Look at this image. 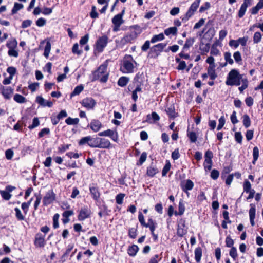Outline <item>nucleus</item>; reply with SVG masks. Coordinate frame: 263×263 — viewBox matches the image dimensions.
Instances as JSON below:
<instances>
[{
  "instance_id": "1",
  "label": "nucleus",
  "mask_w": 263,
  "mask_h": 263,
  "mask_svg": "<svg viewBox=\"0 0 263 263\" xmlns=\"http://www.w3.org/2000/svg\"><path fill=\"white\" fill-rule=\"evenodd\" d=\"M244 79L243 75L240 74L238 70L233 69L228 73L226 84L228 86H239Z\"/></svg>"
},
{
  "instance_id": "2",
  "label": "nucleus",
  "mask_w": 263,
  "mask_h": 263,
  "mask_svg": "<svg viewBox=\"0 0 263 263\" xmlns=\"http://www.w3.org/2000/svg\"><path fill=\"white\" fill-rule=\"evenodd\" d=\"M107 65L102 64L93 73V80L100 79L101 82H106L108 78V74L106 71Z\"/></svg>"
},
{
  "instance_id": "3",
  "label": "nucleus",
  "mask_w": 263,
  "mask_h": 263,
  "mask_svg": "<svg viewBox=\"0 0 263 263\" xmlns=\"http://www.w3.org/2000/svg\"><path fill=\"white\" fill-rule=\"evenodd\" d=\"M130 60H133L132 56L127 55L126 57V59L124 60L123 66L121 67V70L123 73H128L134 72V66Z\"/></svg>"
},
{
  "instance_id": "4",
  "label": "nucleus",
  "mask_w": 263,
  "mask_h": 263,
  "mask_svg": "<svg viewBox=\"0 0 263 263\" xmlns=\"http://www.w3.org/2000/svg\"><path fill=\"white\" fill-rule=\"evenodd\" d=\"M108 43V37L106 35H103L99 37L96 43V47L95 53H96L101 52L104 48L106 47Z\"/></svg>"
},
{
  "instance_id": "5",
  "label": "nucleus",
  "mask_w": 263,
  "mask_h": 263,
  "mask_svg": "<svg viewBox=\"0 0 263 263\" xmlns=\"http://www.w3.org/2000/svg\"><path fill=\"white\" fill-rule=\"evenodd\" d=\"M200 2V0H196L192 3L185 16L182 18V21H186L188 20L194 14L199 6Z\"/></svg>"
},
{
  "instance_id": "6",
  "label": "nucleus",
  "mask_w": 263,
  "mask_h": 263,
  "mask_svg": "<svg viewBox=\"0 0 263 263\" xmlns=\"http://www.w3.org/2000/svg\"><path fill=\"white\" fill-rule=\"evenodd\" d=\"M55 199V194L52 190L48 191L44 196L43 203L44 205L47 206L52 203Z\"/></svg>"
},
{
  "instance_id": "7",
  "label": "nucleus",
  "mask_w": 263,
  "mask_h": 263,
  "mask_svg": "<svg viewBox=\"0 0 263 263\" xmlns=\"http://www.w3.org/2000/svg\"><path fill=\"white\" fill-rule=\"evenodd\" d=\"M7 46L9 48L8 54L10 56L16 57V41L15 39L9 41L7 44Z\"/></svg>"
},
{
  "instance_id": "8",
  "label": "nucleus",
  "mask_w": 263,
  "mask_h": 263,
  "mask_svg": "<svg viewBox=\"0 0 263 263\" xmlns=\"http://www.w3.org/2000/svg\"><path fill=\"white\" fill-rule=\"evenodd\" d=\"M82 105L88 109H93L96 104L95 100L92 98H86L81 102Z\"/></svg>"
},
{
  "instance_id": "9",
  "label": "nucleus",
  "mask_w": 263,
  "mask_h": 263,
  "mask_svg": "<svg viewBox=\"0 0 263 263\" xmlns=\"http://www.w3.org/2000/svg\"><path fill=\"white\" fill-rule=\"evenodd\" d=\"M91 214L90 210L87 207H84L80 210L78 218L80 220H84L89 217Z\"/></svg>"
},
{
  "instance_id": "10",
  "label": "nucleus",
  "mask_w": 263,
  "mask_h": 263,
  "mask_svg": "<svg viewBox=\"0 0 263 263\" xmlns=\"http://www.w3.org/2000/svg\"><path fill=\"white\" fill-rule=\"evenodd\" d=\"M137 34L136 31H133L129 33H127L125 36H124L122 39L121 42L123 44L130 43L137 37Z\"/></svg>"
},
{
  "instance_id": "11",
  "label": "nucleus",
  "mask_w": 263,
  "mask_h": 263,
  "mask_svg": "<svg viewBox=\"0 0 263 263\" xmlns=\"http://www.w3.org/2000/svg\"><path fill=\"white\" fill-rule=\"evenodd\" d=\"M251 4V0H244L243 4L241 5L238 12V16L241 18L243 16L246 11L247 7Z\"/></svg>"
},
{
  "instance_id": "12",
  "label": "nucleus",
  "mask_w": 263,
  "mask_h": 263,
  "mask_svg": "<svg viewBox=\"0 0 263 263\" xmlns=\"http://www.w3.org/2000/svg\"><path fill=\"white\" fill-rule=\"evenodd\" d=\"M124 10H122V12L115 15L112 19V22L114 24L121 25L124 23V20L122 16L124 14Z\"/></svg>"
},
{
  "instance_id": "13",
  "label": "nucleus",
  "mask_w": 263,
  "mask_h": 263,
  "mask_svg": "<svg viewBox=\"0 0 263 263\" xmlns=\"http://www.w3.org/2000/svg\"><path fill=\"white\" fill-rule=\"evenodd\" d=\"M45 236L41 234H37L35 236V245L36 247H42L45 245Z\"/></svg>"
},
{
  "instance_id": "14",
  "label": "nucleus",
  "mask_w": 263,
  "mask_h": 263,
  "mask_svg": "<svg viewBox=\"0 0 263 263\" xmlns=\"http://www.w3.org/2000/svg\"><path fill=\"white\" fill-rule=\"evenodd\" d=\"M99 145L100 148H108L110 147L111 143L107 139L99 138Z\"/></svg>"
},
{
  "instance_id": "15",
  "label": "nucleus",
  "mask_w": 263,
  "mask_h": 263,
  "mask_svg": "<svg viewBox=\"0 0 263 263\" xmlns=\"http://www.w3.org/2000/svg\"><path fill=\"white\" fill-rule=\"evenodd\" d=\"M36 101L41 105L43 106H48L51 107L53 103L49 101H46L41 96H37L36 98Z\"/></svg>"
},
{
  "instance_id": "16",
  "label": "nucleus",
  "mask_w": 263,
  "mask_h": 263,
  "mask_svg": "<svg viewBox=\"0 0 263 263\" xmlns=\"http://www.w3.org/2000/svg\"><path fill=\"white\" fill-rule=\"evenodd\" d=\"M193 187V182L190 179H187L186 181L185 184L182 186V190L187 194V196H189V193L188 192V191L192 190Z\"/></svg>"
},
{
  "instance_id": "17",
  "label": "nucleus",
  "mask_w": 263,
  "mask_h": 263,
  "mask_svg": "<svg viewBox=\"0 0 263 263\" xmlns=\"http://www.w3.org/2000/svg\"><path fill=\"white\" fill-rule=\"evenodd\" d=\"M186 229L185 228V223L184 222L180 223L178 224L177 234L179 237H182L186 233Z\"/></svg>"
},
{
  "instance_id": "18",
  "label": "nucleus",
  "mask_w": 263,
  "mask_h": 263,
  "mask_svg": "<svg viewBox=\"0 0 263 263\" xmlns=\"http://www.w3.org/2000/svg\"><path fill=\"white\" fill-rule=\"evenodd\" d=\"M101 126V122L98 120H93L90 123V127L95 132L99 131Z\"/></svg>"
},
{
  "instance_id": "19",
  "label": "nucleus",
  "mask_w": 263,
  "mask_h": 263,
  "mask_svg": "<svg viewBox=\"0 0 263 263\" xmlns=\"http://www.w3.org/2000/svg\"><path fill=\"white\" fill-rule=\"evenodd\" d=\"M215 65L209 66L208 68V74L211 80L215 79L217 76L215 73Z\"/></svg>"
},
{
  "instance_id": "20",
  "label": "nucleus",
  "mask_w": 263,
  "mask_h": 263,
  "mask_svg": "<svg viewBox=\"0 0 263 263\" xmlns=\"http://www.w3.org/2000/svg\"><path fill=\"white\" fill-rule=\"evenodd\" d=\"M89 190L93 198L95 200H97L100 197V193L98 190L93 186L90 187Z\"/></svg>"
},
{
  "instance_id": "21",
  "label": "nucleus",
  "mask_w": 263,
  "mask_h": 263,
  "mask_svg": "<svg viewBox=\"0 0 263 263\" xmlns=\"http://www.w3.org/2000/svg\"><path fill=\"white\" fill-rule=\"evenodd\" d=\"M2 93L5 98H10L13 93V89L10 87H6L3 88Z\"/></svg>"
},
{
  "instance_id": "22",
  "label": "nucleus",
  "mask_w": 263,
  "mask_h": 263,
  "mask_svg": "<svg viewBox=\"0 0 263 263\" xmlns=\"http://www.w3.org/2000/svg\"><path fill=\"white\" fill-rule=\"evenodd\" d=\"M138 250H139V248H138V246L134 245L128 248V250H127L128 254L130 256H134L137 254Z\"/></svg>"
},
{
  "instance_id": "23",
  "label": "nucleus",
  "mask_w": 263,
  "mask_h": 263,
  "mask_svg": "<svg viewBox=\"0 0 263 263\" xmlns=\"http://www.w3.org/2000/svg\"><path fill=\"white\" fill-rule=\"evenodd\" d=\"M88 145L91 147L99 148V138H92L90 137Z\"/></svg>"
},
{
  "instance_id": "24",
  "label": "nucleus",
  "mask_w": 263,
  "mask_h": 263,
  "mask_svg": "<svg viewBox=\"0 0 263 263\" xmlns=\"http://www.w3.org/2000/svg\"><path fill=\"white\" fill-rule=\"evenodd\" d=\"M158 172L157 168L150 166L147 167V175L150 177H153L155 174Z\"/></svg>"
},
{
  "instance_id": "25",
  "label": "nucleus",
  "mask_w": 263,
  "mask_h": 263,
  "mask_svg": "<svg viewBox=\"0 0 263 263\" xmlns=\"http://www.w3.org/2000/svg\"><path fill=\"white\" fill-rule=\"evenodd\" d=\"M202 256V250L200 247L197 248L195 250V258L197 262H200Z\"/></svg>"
},
{
  "instance_id": "26",
  "label": "nucleus",
  "mask_w": 263,
  "mask_h": 263,
  "mask_svg": "<svg viewBox=\"0 0 263 263\" xmlns=\"http://www.w3.org/2000/svg\"><path fill=\"white\" fill-rule=\"evenodd\" d=\"M224 58L226 62L224 65H226L227 63L231 65L234 63V61L231 58V54L229 52H226L224 53Z\"/></svg>"
},
{
  "instance_id": "27",
  "label": "nucleus",
  "mask_w": 263,
  "mask_h": 263,
  "mask_svg": "<svg viewBox=\"0 0 263 263\" xmlns=\"http://www.w3.org/2000/svg\"><path fill=\"white\" fill-rule=\"evenodd\" d=\"M83 89L84 87L82 85L77 86L70 94V97L72 98L74 96L79 95L83 91Z\"/></svg>"
},
{
  "instance_id": "28",
  "label": "nucleus",
  "mask_w": 263,
  "mask_h": 263,
  "mask_svg": "<svg viewBox=\"0 0 263 263\" xmlns=\"http://www.w3.org/2000/svg\"><path fill=\"white\" fill-rule=\"evenodd\" d=\"M129 80V78L126 77H122L119 79L118 84L120 86L124 87L126 85Z\"/></svg>"
},
{
  "instance_id": "29",
  "label": "nucleus",
  "mask_w": 263,
  "mask_h": 263,
  "mask_svg": "<svg viewBox=\"0 0 263 263\" xmlns=\"http://www.w3.org/2000/svg\"><path fill=\"white\" fill-rule=\"evenodd\" d=\"M51 45L49 41L47 42L44 52V55L48 58L51 50Z\"/></svg>"
},
{
  "instance_id": "30",
  "label": "nucleus",
  "mask_w": 263,
  "mask_h": 263,
  "mask_svg": "<svg viewBox=\"0 0 263 263\" xmlns=\"http://www.w3.org/2000/svg\"><path fill=\"white\" fill-rule=\"evenodd\" d=\"M177 32V29L176 27H170L165 30L164 33L166 35L170 34L176 35Z\"/></svg>"
},
{
  "instance_id": "31",
  "label": "nucleus",
  "mask_w": 263,
  "mask_h": 263,
  "mask_svg": "<svg viewBox=\"0 0 263 263\" xmlns=\"http://www.w3.org/2000/svg\"><path fill=\"white\" fill-rule=\"evenodd\" d=\"M79 122V119L77 118H72L71 117H68L65 120V122L68 125H76L78 124Z\"/></svg>"
},
{
  "instance_id": "32",
  "label": "nucleus",
  "mask_w": 263,
  "mask_h": 263,
  "mask_svg": "<svg viewBox=\"0 0 263 263\" xmlns=\"http://www.w3.org/2000/svg\"><path fill=\"white\" fill-rule=\"evenodd\" d=\"M194 42V39L193 38H189L187 39L185 42V44L183 46V50H185L188 49L190 47H191Z\"/></svg>"
},
{
  "instance_id": "33",
  "label": "nucleus",
  "mask_w": 263,
  "mask_h": 263,
  "mask_svg": "<svg viewBox=\"0 0 263 263\" xmlns=\"http://www.w3.org/2000/svg\"><path fill=\"white\" fill-rule=\"evenodd\" d=\"M243 124L246 128L249 127L251 125V121L248 115H245L243 117Z\"/></svg>"
},
{
  "instance_id": "34",
  "label": "nucleus",
  "mask_w": 263,
  "mask_h": 263,
  "mask_svg": "<svg viewBox=\"0 0 263 263\" xmlns=\"http://www.w3.org/2000/svg\"><path fill=\"white\" fill-rule=\"evenodd\" d=\"M72 52L73 54L80 55L82 53V50L79 49V45L78 43H76L73 45L72 48Z\"/></svg>"
},
{
  "instance_id": "35",
  "label": "nucleus",
  "mask_w": 263,
  "mask_h": 263,
  "mask_svg": "<svg viewBox=\"0 0 263 263\" xmlns=\"http://www.w3.org/2000/svg\"><path fill=\"white\" fill-rule=\"evenodd\" d=\"M164 38L163 33H160L158 35H154L151 39V42L154 43L159 41L163 40Z\"/></svg>"
},
{
  "instance_id": "36",
  "label": "nucleus",
  "mask_w": 263,
  "mask_h": 263,
  "mask_svg": "<svg viewBox=\"0 0 263 263\" xmlns=\"http://www.w3.org/2000/svg\"><path fill=\"white\" fill-rule=\"evenodd\" d=\"M253 161L252 163L255 164V162L258 159V158L259 157V149L257 147L255 146L253 148Z\"/></svg>"
},
{
  "instance_id": "37",
  "label": "nucleus",
  "mask_w": 263,
  "mask_h": 263,
  "mask_svg": "<svg viewBox=\"0 0 263 263\" xmlns=\"http://www.w3.org/2000/svg\"><path fill=\"white\" fill-rule=\"evenodd\" d=\"M233 58L235 62L237 63H240L242 61V57L241 53L239 51H237L234 53Z\"/></svg>"
},
{
  "instance_id": "38",
  "label": "nucleus",
  "mask_w": 263,
  "mask_h": 263,
  "mask_svg": "<svg viewBox=\"0 0 263 263\" xmlns=\"http://www.w3.org/2000/svg\"><path fill=\"white\" fill-rule=\"evenodd\" d=\"M187 136L191 142L194 143L197 141V135L194 132H187Z\"/></svg>"
},
{
  "instance_id": "39",
  "label": "nucleus",
  "mask_w": 263,
  "mask_h": 263,
  "mask_svg": "<svg viewBox=\"0 0 263 263\" xmlns=\"http://www.w3.org/2000/svg\"><path fill=\"white\" fill-rule=\"evenodd\" d=\"M251 189V185L248 180H245L243 183V191L246 193H249Z\"/></svg>"
},
{
  "instance_id": "40",
  "label": "nucleus",
  "mask_w": 263,
  "mask_h": 263,
  "mask_svg": "<svg viewBox=\"0 0 263 263\" xmlns=\"http://www.w3.org/2000/svg\"><path fill=\"white\" fill-rule=\"evenodd\" d=\"M141 91V88L137 86L132 92V99L136 102L138 99L137 92Z\"/></svg>"
},
{
  "instance_id": "41",
  "label": "nucleus",
  "mask_w": 263,
  "mask_h": 263,
  "mask_svg": "<svg viewBox=\"0 0 263 263\" xmlns=\"http://www.w3.org/2000/svg\"><path fill=\"white\" fill-rule=\"evenodd\" d=\"M242 85L241 86L239 87V90L240 92H242L243 91L246 89L248 86V81L246 78H245L244 80H242Z\"/></svg>"
},
{
  "instance_id": "42",
  "label": "nucleus",
  "mask_w": 263,
  "mask_h": 263,
  "mask_svg": "<svg viewBox=\"0 0 263 263\" xmlns=\"http://www.w3.org/2000/svg\"><path fill=\"white\" fill-rule=\"evenodd\" d=\"M114 134V131L111 130V129H107L106 130H105V131H103V132H100L99 134H98V135L99 136H108V137H110V136H112Z\"/></svg>"
},
{
  "instance_id": "43",
  "label": "nucleus",
  "mask_w": 263,
  "mask_h": 263,
  "mask_svg": "<svg viewBox=\"0 0 263 263\" xmlns=\"http://www.w3.org/2000/svg\"><path fill=\"white\" fill-rule=\"evenodd\" d=\"M0 194L3 198L6 200H8L11 196L10 194L6 190L1 191Z\"/></svg>"
},
{
  "instance_id": "44",
  "label": "nucleus",
  "mask_w": 263,
  "mask_h": 263,
  "mask_svg": "<svg viewBox=\"0 0 263 263\" xmlns=\"http://www.w3.org/2000/svg\"><path fill=\"white\" fill-rule=\"evenodd\" d=\"M229 254L234 260H236L238 256L236 248L232 247L230 251Z\"/></svg>"
},
{
  "instance_id": "45",
  "label": "nucleus",
  "mask_w": 263,
  "mask_h": 263,
  "mask_svg": "<svg viewBox=\"0 0 263 263\" xmlns=\"http://www.w3.org/2000/svg\"><path fill=\"white\" fill-rule=\"evenodd\" d=\"M166 111L170 117L174 118L176 117L174 107H170L167 108L166 109Z\"/></svg>"
},
{
  "instance_id": "46",
  "label": "nucleus",
  "mask_w": 263,
  "mask_h": 263,
  "mask_svg": "<svg viewBox=\"0 0 263 263\" xmlns=\"http://www.w3.org/2000/svg\"><path fill=\"white\" fill-rule=\"evenodd\" d=\"M261 39V34L259 32H256L254 33L253 36V42L254 43H259Z\"/></svg>"
},
{
  "instance_id": "47",
  "label": "nucleus",
  "mask_w": 263,
  "mask_h": 263,
  "mask_svg": "<svg viewBox=\"0 0 263 263\" xmlns=\"http://www.w3.org/2000/svg\"><path fill=\"white\" fill-rule=\"evenodd\" d=\"M146 158L147 153L146 152L142 153L139 158V160L137 164L139 165H142L146 161Z\"/></svg>"
},
{
  "instance_id": "48",
  "label": "nucleus",
  "mask_w": 263,
  "mask_h": 263,
  "mask_svg": "<svg viewBox=\"0 0 263 263\" xmlns=\"http://www.w3.org/2000/svg\"><path fill=\"white\" fill-rule=\"evenodd\" d=\"M128 235L130 238H135L137 236V228H132L129 229Z\"/></svg>"
},
{
  "instance_id": "49",
  "label": "nucleus",
  "mask_w": 263,
  "mask_h": 263,
  "mask_svg": "<svg viewBox=\"0 0 263 263\" xmlns=\"http://www.w3.org/2000/svg\"><path fill=\"white\" fill-rule=\"evenodd\" d=\"M212 161L205 160L204 162V167L205 171H210L212 168Z\"/></svg>"
},
{
  "instance_id": "50",
  "label": "nucleus",
  "mask_w": 263,
  "mask_h": 263,
  "mask_svg": "<svg viewBox=\"0 0 263 263\" xmlns=\"http://www.w3.org/2000/svg\"><path fill=\"white\" fill-rule=\"evenodd\" d=\"M210 49V44L209 43H206L204 44L201 43L200 45V49L202 51L208 52Z\"/></svg>"
},
{
  "instance_id": "51",
  "label": "nucleus",
  "mask_w": 263,
  "mask_h": 263,
  "mask_svg": "<svg viewBox=\"0 0 263 263\" xmlns=\"http://www.w3.org/2000/svg\"><path fill=\"white\" fill-rule=\"evenodd\" d=\"M125 197L124 194L120 193L118 194L116 197V202L118 204H121L123 203V200L124 197Z\"/></svg>"
},
{
  "instance_id": "52",
  "label": "nucleus",
  "mask_w": 263,
  "mask_h": 263,
  "mask_svg": "<svg viewBox=\"0 0 263 263\" xmlns=\"http://www.w3.org/2000/svg\"><path fill=\"white\" fill-rule=\"evenodd\" d=\"M234 242L233 240L230 237V236H228L226 237V244L227 247L232 248V247H233V246L234 245Z\"/></svg>"
},
{
  "instance_id": "53",
  "label": "nucleus",
  "mask_w": 263,
  "mask_h": 263,
  "mask_svg": "<svg viewBox=\"0 0 263 263\" xmlns=\"http://www.w3.org/2000/svg\"><path fill=\"white\" fill-rule=\"evenodd\" d=\"M219 123L217 126V130H220L223 126H224L225 124V119L223 116H221L219 120H218Z\"/></svg>"
},
{
  "instance_id": "54",
  "label": "nucleus",
  "mask_w": 263,
  "mask_h": 263,
  "mask_svg": "<svg viewBox=\"0 0 263 263\" xmlns=\"http://www.w3.org/2000/svg\"><path fill=\"white\" fill-rule=\"evenodd\" d=\"M59 218V215L58 214H55L53 216V228L54 229H56V228H58V227H59V222H58Z\"/></svg>"
},
{
  "instance_id": "55",
  "label": "nucleus",
  "mask_w": 263,
  "mask_h": 263,
  "mask_svg": "<svg viewBox=\"0 0 263 263\" xmlns=\"http://www.w3.org/2000/svg\"><path fill=\"white\" fill-rule=\"evenodd\" d=\"M185 211V207L182 201H180L178 206V214L182 215Z\"/></svg>"
},
{
  "instance_id": "56",
  "label": "nucleus",
  "mask_w": 263,
  "mask_h": 263,
  "mask_svg": "<svg viewBox=\"0 0 263 263\" xmlns=\"http://www.w3.org/2000/svg\"><path fill=\"white\" fill-rule=\"evenodd\" d=\"M50 129L48 128H44L42 129L39 133V137L40 138L43 137L45 135L49 134Z\"/></svg>"
},
{
  "instance_id": "57",
  "label": "nucleus",
  "mask_w": 263,
  "mask_h": 263,
  "mask_svg": "<svg viewBox=\"0 0 263 263\" xmlns=\"http://www.w3.org/2000/svg\"><path fill=\"white\" fill-rule=\"evenodd\" d=\"M40 124V121L37 118H34L33 119L32 124L31 125H30L29 127L31 129L34 128L37 126H38Z\"/></svg>"
},
{
  "instance_id": "58",
  "label": "nucleus",
  "mask_w": 263,
  "mask_h": 263,
  "mask_svg": "<svg viewBox=\"0 0 263 263\" xmlns=\"http://www.w3.org/2000/svg\"><path fill=\"white\" fill-rule=\"evenodd\" d=\"M46 23V21L43 18H40L36 21V25L38 27H43Z\"/></svg>"
},
{
  "instance_id": "59",
  "label": "nucleus",
  "mask_w": 263,
  "mask_h": 263,
  "mask_svg": "<svg viewBox=\"0 0 263 263\" xmlns=\"http://www.w3.org/2000/svg\"><path fill=\"white\" fill-rule=\"evenodd\" d=\"M235 138L236 141L239 143H242V136L240 132H236L235 134Z\"/></svg>"
},
{
  "instance_id": "60",
  "label": "nucleus",
  "mask_w": 263,
  "mask_h": 263,
  "mask_svg": "<svg viewBox=\"0 0 263 263\" xmlns=\"http://www.w3.org/2000/svg\"><path fill=\"white\" fill-rule=\"evenodd\" d=\"M180 157L179 149H175L172 153V158L173 160H177Z\"/></svg>"
},
{
  "instance_id": "61",
  "label": "nucleus",
  "mask_w": 263,
  "mask_h": 263,
  "mask_svg": "<svg viewBox=\"0 0 263 263\" xmlns=\"http://www.w3.org/2000/svg\"><path fill=\"white\" fill-rule=\"evenodd\" d=\"M256 210L254 206H252L249 210L250 219H254L255 217Z\"/></svg>"
},
{
  "instance_id": "62",
  "label": "nucleus",
  "mask_w": 263,
  "mask_h": 263,
  "mask_svg": "<svg viewBox=\"0 0 263 263\" xmlns=\"http://www.w3.org/2000/svg\"><path fill=\"white\" fill-rule=\"evenodd\" d=\"M231 120L233 124H235L238 122V120H237L236 117V112L235 111H233L232 114L231 115Z\"/></svg>"
},
{
  "instance_id": "63",
  "label": "nucleus",
  "mask_w": 263,
  "mask_h": 263,
  "mask_svg": "<svg viewBox=\"0 0 263 263\" xmlns=\"http://www.w3.org/2000/svg\"><path fill=\"white\" fill-rule=\"evenodd\" d=\"M254 132L253 130H248L246 134V137L248 141H250L253 137Z\"/></svg>"
},
{
  "instance_id": "64",
  "label": "nucleus",
  "mask_w": 263,
  "mask_h": 263,
  "mask_svg": "<svg viewBox=\"0 0 263 263\" xmlns=\"http://www.w3.org/2000/svg\"><path fill=\"white\" fill-rule=\"evenodd\" d=\"M89 39V35L87 34L84 36L82 37L81 40H80V44L81 45H84L86 44Z\"/></svg>"
}]
</instances>
